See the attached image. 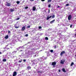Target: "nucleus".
<instances>
[{"instance_id": "obj_26", "label": "nucleus", "mask_w": 76, "mask_h": 76, "mask_svg": "<svg viewBox=\"0 0 76 76\" xmlns=\"http://www.w3.org/2000/svg\"><path fill=\"white\" fill-rule=\"evenodd\" d=\"M66 6H69V4H66Z\"/></svg>"}, {"instance_id": "obj_30", "label": "nucleus", "mask_w": 76, "mask_h": 76, "mask_svg": "<svg viewBox=\"0 0 76 76\" xmlns=\"http://www.w3.org/2000/svg\"><path fill=\"white\" fill-rule=\"evenodd\" d=\"M42 28V27L41 26H39V29H41Z\"/></svg>"}, {"instance_id": "obj_27", "label": "nucleus", "mask_w": 76, "mask_h": 76, "mask_svg": "<svg viewBox=\"0 0 76 76\" xmlns=\"http://www.w3.org/2000/svg\"><path fill=\"white\" fill-rule=\"evenodd\" d=\"M25 9H28V7H25Z\"/></svg>"}, {"instance_id": "obj_6", "label": "nucleus", "mask_w": 76, "mask_h": 76, "mask_svg": "<svg viewBox=\"0 0 76 76\" xmlns=\"http://www.w3.org/2000/svg\"><path fill=\"white\" fill-rule=\"evenodd\" d=\"M25 29H26V28H25V26H23V27L21 29V31H24Z\"/></svg>"}, {"instance_id": "obj_44", "label": "nucleus", "mask_w": 76, "mask_h": 76, "mask_svg": "<svg viewBox=\"0 0 76 76\" xmlns=\"http://www.w3.org/2000/svg\"><path fill=\"white\" fill-rule=\"evenodd\" d=\"M23 51V50H20V51Z\"/></svg>"}, {"instance_id": "obj_1", "label": "nucleus", "mask_w": 76, "mask_h": 76, "mask_svg": "<svg viewBox=\"0 0 76 76\" xmlns=\"http://www.w3.org/2000/svg\"><path fill=\"white\" fill-rule=\"evenodd\" d=\"M56 64H57V63H56V61L52 62V63L51 66H53V67L54 68V67H55V66L56 65Z\"/></svg>"}, {"instance_id": "obj_11", "label": "nucleus", "mask_w": 76, "mask_h": 76, "mask_svg": "<svg viewBox=\"0 0 76 76\" xmlns=\"http://www.w3.org/2000/svg\"><path fill=\"white\" fill-rule=\"evenodd\" d=\"M9 38V36L8 35H6L5 37V39H7Z\"/></svg>"}, {"instance_id": "obj_35", "label": "nucleus", "mask_w": 76, "mask_h": 76, "mask_svg": "<svg viewBox=\"0 0 76 76\" xmlns=\"http://www.w3.org/2000/svg\"><path fill=\"white\" fill-rule=\"evenodd\" d=\"M60 6H58L57 7L58 8H60Z\"/></svg>"}, {"instance_id": "obj_14", "label": "nucleus", "mask_w": 76, "mask_h": 76, "mask_svg": "<svg viewBox=\"0 0 76 76\" xmlns=\"http://www.w3.org/2000/svg\"><path fill=\"white\" fill-rule=\"evenodd\" d=\"M27 68L28 69H31V67L29 66L27 67Z\"/></svg>"}, {"instance_id": "obj_45", "label": "nucleus", "mask_w": 76, "mask_h": 76, "mask_svg": "<svg viewBox=\"0 0 76 76\" xmlns=\"http://www.w3.org/2000/svg\"><path fill=\"white\" fill-rule=\"evenodd\" d=\"M31 62H33V61H31Z\"/></svg>"}, {"instance_id": "obj_46", "label": "nucleus", "mask_w": 76, "mask_h": 76, "mask_svg": "<svg viewBox=\"0 0 76 76\" xmlns=\"http://www.w3.org/2000/svg\"><path fill=\"white\" fill-rule=\"evenodd\" d=\"M75 57H76V55H75Z\"/></svg>"}, {"instance_id": "obj_42", "label": "nucleus", "mask_w": 76, "mask_h": 76, "mask_svg": "<svg viewBox=\"0 0 76 76\" xmlns=\"http://www.w3.org/2000/svg\"><path fill=\"white\" fill-rule=\"evenodd\" d=\"M34 56H35V57H37V55H34Z\"/></svg>"}, {"instance_id": "obj_23", "label": "nucleus", "mask_w": 76, "mask_h": 76, "mask_svg": "<svg viewBox=\"0 0 76 76\" xmlns=\"http://www.w3.org/2000/svg\"><path fill=\"white\" fill-rule=\"evenodd\" d=\"M48 7H51V4H49L48 5Z\"/></svg>"}, {"instance_id": "obj_41", "label": "nucleus", "mask_w": 76, "mask_h": 76, "mask_svg": "<svg viewBox=\"0 0 76 76\" xmlns=\"http://www.w3.org/2000/svg\"><path fill=\"white\" fill-rule=\"evenodd\" d=\"M9 49H10V48H7V50H9Z\"/></svg>"}, {"instance_id": "obj_12", "label": "nucleus", "mask_w": 76, "mask_h": 76, "mask_svg": "<svg viewBox=\"0 0 76 76\" xmlns=\"http://www.w3.org/2000/svg\"><path fill=\"white\" fill-rule=\"evenodd\" d=\"M62 71L64 72L65 73L66 72V71L65 70V69L64 68H63L62 69Z\"/></svg>"}, {"instance_id": "obj_29", "label": "nucleus", "mask_w": 76, "mask_h": 76, "mask_svg": "<svg viewBox=\"0 0 76 76\" xmlns=\"http://www.w3.org/2000/svg\"><path fill=\"white\" fill-rule=\"evenodd\" d=\"M20 19V18H17L16 19V20H19Z\"/></svg>"}, {"instance_id": "obj_48", "label": "nucleus", "mask_w": 76, "mask_h": 76, "mask_svg": "<svg viewBox=\"0 0 76 76\" xmlns=\"http://www.w3.org/2000/svg\"><path fill=\"white\" fill-rule=\"evenodd\" d=\"M75 34H76V32L75 33Z\"/></svg>"}, {"instance_id": "obj_5", "label": "nucleus", "mask_w": 76, "mask_h": 76, "mask_svg": "<svg viewBox=\"0 0 76 76\" xmlns=\"http://www.w3.org/2000/svg\"><path fill=\"white\" fill-rule=\"evenodd\" d=\"M16 75H17V72H14L13 73V76H16Z\"/></svg>"}, {"instance_id": "obj_13", "label": "nucleus", "mask_w": 76, "mask_h": 76, "mask_svg": "<svg viewBox=\"0 0 76 76\" xmlns=\"http://www.w3.org/2000/svg\"><path fill=\"white\" fill-rule=\"evenodd\" d=\"M14 27L15 28H16V29L19 28V26H14Z\"/></svg>"}, {"instance_id": "obj_37", "label": "nucleus", "mask_w": 76, "mask_h": 76, "mask_svg": "<svg viewBox=\"0 0 76 76\" xmlns=\"http://www.w3.org/2000/svg\"><path fill=\"white\" fill-rule=\"evenodd\" d=\"M42 1H45V0H41Z\"/></svg>"}, {"instance_id": "obj_19", "label": "nucleus", "mask_w": 76, "mask_h": 76, "mask_svg": "<svg viewBox=\"0 0 76 76\" xmlns=\"http://www.w3.org/2000/svg\"><path fill=\"white\" fill-rule=\"evenodd\" d=\"M30 26H28L26 27V28H30Z\"/></svg>"}, {"instance_id": "obj_21", "label": "nucleus", "mask_w": 76, "mask_h": 76, "mask_svg": "<svg viewBox=\"0 0 76 76\" xmlns=\"http://www.w3.org/2000/svg\"><path fill=\"white\" fill-rule=\"evenodd\" d=\"M17 4H19L20 3V2L19 1H17L16 2Z\"/></svg>"}, {"instance_id": "obj_34", "label": "nucleus", "mask_w": 76, "mask_h": 76, "mask_svg": "<svg viewBox=\"0 0 76 76\" xmlns=\"http://www.w3.org/2000/svg\"><path fill=\"white\" fill-rule=\"evenodd\" d=\"M52 17V16H50L49 17V18H51V17Z\"/></svg>"}, {"instance_id": "obj_15", "label": "nucleus", "mask_w": 76, "mask_h": 76, "mask_svg": "<svg viewBox=\"0 0 76 76\" xmlns=\"http://www.w3.org/2000/svg\"><path fill=\"white\" fill-rule=\"evenodd\" d=\"M6 59H3V60H2V61L3 62H6Z\"/></svg>"}, {"instance_id": "obj_47", "label": "nucleus", "mask_w": 76, "mask_h": 76, "mask_svg": "<svg viewBox=\"0 0 76 76\" xmlns=\"http://www.w3.org/2000/svg\"><path fill=\"white\" fill-rule=\"evenodd\" d=\"M75 19H76V18H75Z\"/></svg>"}, {"instance_id": "obj_10", "label": "nucleus", "mask_w": 76, "mask_h": 76, "mask_svg": "<svg viewBox=\"0 0 76 76\" xmlns=\"http://www.w3.org/2000/svg\"><path fill=\"white\" fill-rule=\"evenodd\" d=\"M36 9V7H35V6L33 7V10L34 11Z\"/></svg>"}, {"instance_id": "obj_4", "label": "nucleus", "mask_w": 76, "mask_h": 76, "mask_svg": "<svg viewBox=\"0 0 76 76\" xmlns=\"http://www.w3.org/2000/svg\"><path fill=\"white\" fill-rule=\"evenodd\" d=\"M68 20H70V19H72V16L71 15H69L68 16Z\"/></svg>"}, {"instance_id": "obj_2", "label": "nucleus", "mask_w": 76, "mask_h": 76, "mask_svg": "<svg viewBox=\"0 0 76 76\" xmlns=\"http://www.w3.org/2000/svg\"><path fill=\"white\" fill-rule=\"evenodd\" d=\"M6 3L7 4H5V5H6L7 6H11V4L10 3L7 2Z\"/></svg>"}, {"instance_id": "obj_40", "label": "nucleus", "mask_w": 76, "mask_h": 76, "mask_svg": "<svg viewBox=\"0 0 76 76\" xmlns=\"http://www.w3.org/2000/svg\"><path fill=\"white\" fill-rule=\"evenodd\" d=\"M48 13H50V9L48 10Z\"/></svg>"}, {"instance_id": "obj_9", "label": "nucleus", "mask_w": 76, "mask_h": 76, "mask_svg": "<svg viewBox=\"0 0 76 76\" xmlns=\"http://www.w3.org/2000/svg\"><path fill=\"white\" fill-rule=\"evenodd\" d=\"M10 12H14V11H15V10L11 8L10 9Z\"/></svg>"}, {"instance_id": "obj_32", "label": "nucleus", "mask_w": 76, "mask_h": 76, "mask_svg": "<svg viewBox=\"0 0 76 76\" xmlns=\"http://www.w3.org/2000/svg\"><path fill=\"white\" fill-rule=\"evenodd\" d=\"M56 48H57V46L56 45L55 46H54V49H56Z\"/></svg>"}, {"instance_id": "obj_31", "label": "nucleus", "mask_w": 76, "mask_h": 76, "mask_svg": "<svg viewBox=\"0 0 76 76\" xmlns=\"http://www.w3.org/2000/svg\"><path fill=\"white\" fill-rule=\"evenodd\" d=\"M26 37H28V34H26L25 35Z\"/></svg>"}, {"instance_id": "obj_36", "label": "nucleus", "mask_w": 76, "mask_h": 76, "mask_svg": "<svg viewBox=\"0 0 76 76\" xmlns=\"http://www.w3.org/2000/svg\"><path fill=\"white\" fill-rule=\"evenodd\" d=\"M8 33H9V34H10V31H8Z\"/></svg>"}, {"instance_id": "obj_22", "label": "nucleus", "mask_w": 76, "mask_h": 76, "mask_svg": "<svg viewBox=\"0 0 76 76\" xmlns=\"http://www.w3.org/2000/svg\"><path fill=\"white\" fill-rule=\"evenodd\" d=\"M52 17V18H55V15H53Z\"/></svg>"}, {"instance_id": "obj_18", "label": "nucleus", "mask_w": 76, "mask_h": 76, "mask_svg": "<svg viewBox=\"0 0 76 76\" xmlns=\"http://www.w3.org/2000/svg\"><path fill=\"white\" fill-rule=\"evenodd\" d=\"M45 39H46V40H48V37H45Z\"/></svg>"}, {"instance_id": "obj_16", "label": "nucleus", "mask_w": 76, "mask_h": 76, "mask_svg": "<svg viewBox=\"0 0 76 76\" xmlns=\"http://www.w3.org/2000/svg\"><path fill=\"white\" fill-rule=\"evenodd\" d=\"M21 62H22V59H21L20 60L18 61V63H21Z\"/></svg>"}, {"instance_id": "obj_8", "label": "nucleus", "mask_w": 76, "mask_h": 76, "mask_svg": "<svg viewBox=\"0 0 76 76\" xmlns=\"http://www.w3.org/2000/svg\"><path fill=\"white\" fill-rule=\"evenodd\" d=\"M54 22H55V20H53L51 21L50 22V23H51V24H52V23H54Z\"/></svg>"}, {"instance_id": "obj_3", "label": "nucleus", "mask_w": 76, "mask_h": 76, "mask_svg": "<svg viewBox=\"0 0 76 76\" xmlns=\"http://www.w3.org/2000/svg\"><path fill=\"white\" fill-rule=\"evenodd\" d=\"M65 53H66V52H65V51H62L60 55L61 56H63V54H65Z\"/></svg>"}, {"instance_id": "obj_17", "label": "nucleus", "mask_w": 76, "mask_h": 76, "mask_svg": "<svg viewBox=\"0 0 76 76\" xmlns=\"http://www.w3.org/2000/svg\"><path fill=\"white\" fill-rule=\"evenodd\" d=\"M74 65V63H73V62H72L71 63V66H72L73 65Z\"/></svg>"}, {"instance_id": "obj_7", "label": "nucleus", "mask_w": 76, "mask_h": 76, "mask_svg": "<svg viewBox=\"0 0 76 76\" xmlns=\"http://www.w3.org/2000/svg\"><path fill=\"white\" fill-rule=\"evenodd\" d=\"M64 61H65V60H61V61L60 63L61 64H64Z\"/></svg>"}, {"instance_id": "obj_20", "label": "nucleus", "mask_w": 76, "mask_h": 76, "mask_svg": "<svg viewBox=\"0 0 76 76\" xmlns=\"http://www.w3.org/2000/svg\"><path fill=\"white\" fill-rule=\"evenodd\" d=\"M49 19L50 18H49V16H48L47 18V20H49Z\"/></svg>"}, {"instance_id": "obj_24", "label": "nucleus", "mask_w": 76, "mask_h": 76, "mask_svg": "<svg viewBox=\"0 0 76 76\" xmlns=\"http://www.w3.org/2000/svg\"><path fill=\"white\" fill-rule=\"evenodd\" d=\"M50 52H51V53H53V50H50Z\"/></svg>"}, {"instance_id": "obj_25", "label": "nucleus", "mask_w": 76, "mask_h": 76, "mask_svg": "<svg viewBox=\"0 0 76 76\" xmlns=\"http://www.w3.org/2000/svg\"><path fill=\"white\" fill-rule=\"evenodd\" d=\"M48 2H51V0H48Z\"/></svg>"}, {"instance_id": "obj_28", "label": "nucleus", "mask_w": 76, "mask_h": 76, "mask_svg": "<svg viewBox=\"0 0 76 76\" xmlns=\"http://www.w3.org/2000/svg\"><path fill=\"white\" fill-rule=\"evenodd\" d=\"M23 61L24 62H25V61H26V59H24V60H23Z\"/></svg>"}, {"instance_id": "obj_39", "label": "nucleus", "mask_w": 76, "mask_h": 76, "mask_svg": "<svg viewBox=\"0 0 76 76\" xmlns=\"http://www.w3.org/2000/svg\"><path fill=\"white\" fill-rule=\"evenodd\" d=\"M34 0H30V1H34Z\"/></svg>"}, {"instance_id": "obj_33", "label": "nucleus", "mask_w": 76, "mask_h": 76, "mask_svg": "<svg viewBox=\"0 0 76 76\" xmlns=\"http://www.w3.org/2000/svg\"><path fill=\"white\" fill-rule=\"evenodd\" d=\"M58 72H59V73L61 72V70H60V69H59V70H58Z\"/></svg>"}, {"instance_id": "obj_43", "label": "nucleus", "mask_w": 76, "mask_h": 76, "mask_svg": "<svg viewBox=\"0 0 76 76\" xmlns=\"http://www.w3.org/2000/svg\"><path fill=\"white\" fill-rule=\"evenodd\" d=\"M2 54V53L1 52H0V54Z\"/></svg>"}, {"instance_id": "obj_38", "label": "nucleus", "mask_w": 76, "mask_h": 76, "mask_svg": "<svg viewBox=\"0 0 76 76\" xmlns=\"http://www.w3.org/2000/svg\"><path fill=\"white\" fill-rule=\"evenodd\" d=\"M70 28H72V25H71L70 26Z\"/></svg>"}]
</instances>
